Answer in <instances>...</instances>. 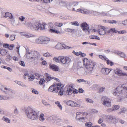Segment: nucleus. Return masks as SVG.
<instances>
[{"label": "nucleus", "instance_id": "nucleus-14", "mask_svg": "<svg viewBox=\"0 0 127 127\" xmlns=\"http://www.w3.org/2000/svg\"><path fill=\"white\" fill-rule=\"evenodd\" d=\"M71 59L68 57L61 56V63L64 64H67L71 61Z\"/></svg>", "mask_w": 127, "mask_h": 127}, {"label": "nucleus", "instance_id": "nucleus-26", "mask_svg": "<svg viewBox=\"0 0 127 127\" xmlns=\"http://www.w3.org/2000/svg\"><path fill=\"white\" fill-rule=\"evenodd\" d=\"M50 69L55 71H58L59 70L58 67L54 64L50 65Z\"/></svg>", "mask_w": 127, "mask_h": 127}, {"label": "nucleus", "instance_id": "nucleus-40", "mask_svg": "<svg viewBox=\"0 0 127 127\" xmlns=\"http://www.w3.org/2000/svg\"><path fill=\"white\" fill-rule=\"evenodd\" d=\"M73 53L75 55L77 56H78L79 55H80L81 57H83L84 56H82V52H80L79 53L75 52L74 51H73Z\"/></svg>", "mask_w": 127, "mask_h": 127}, {"label": "nucleus", "instance_id": "nucleus-13", "mask_svg": "<svg viewBox=\"0 0 127 127\" xmlns=\"http://www.w3.org/2000/svg\"><path fill=\"white\" fill-rule=\"evenodd\" d=\"M122 87H121L120 86L118 87L114 90L113 94L114 95L118 96H119L121 93H122Z\"/></svg>", "mask_w": 127, "mask_h": 127}, {"label": "nucleus", "instance_id": "nucleus-7", "mask_svg": "<svg viewBox=\"0 0 127 127\" xmlns=\"http://www.w3.org/2000/svg\"><path fill=\"white\" fill-rule=\"evenodd\" d=\"M88 1L83 0L78 2H75L73 4V11L80 12L81 9L79 8V6H84L87 4Z\"/></svg>", "mask_w": 127, "mask_h": 127}, {"label": "nucleus", "instance_id": "nucleus-32", "mask_svg": "<svg viewBox=\"0 0 127 127\" xmlns=\"http://www.w3.org/2000/svg\"><path fill=\"white\" fill-rule=\"evenodd\" d=\"M60 2L59 0H55L53 4L54 6L57 7H59Z\"/></svg>", "mask_w": 127, "mask_h": 127}, {"label": "nucleus", "instance_id": "nucleus-1", "mask_svg": "<svg viewBox=\"0 0 127 127\" xmlns=\"http://www.w3.org/2000/svg\"><path fill=\"white\" fill-rule=\"evenodd\" d=\"M112 7L108 4H103L101 7V9L104 11L105 16L111 17L117 16L120 14L122 9H112Z\"/></svg>", "mask_w": 127, "mask_h": 127}, {"label": "nucleus", "instance_id": "nucleus-31", "mask_svg": "<svg viewBox=\"0 0 127 127\" xmlns=\"http://www.w3.org/2000/svg\"><path fill=\"white\" fill-rule=\"evenodd\" d=\"M28 78L29 81H33L35 79H37V78H35V76L32 74L30 75V76H29Z\"/></svg>", "mask_w": 127, "mask_h": 127}, {"label": "nucleus", "instance_id": "nucleus-53", "mask_svg": "<svg viewBox=\"0 0 127 127\" xmlns=\"http://www.w3.org/2000/svg\"><path fill=\"white\" fill-rule=\"evenodd\" d=\"M71 24L72 25L78 26L79 25V23L77 21H75L74 22H71Z\"/></svg>", "mask_w": 127, "mask_h": 127}, {"label": "nucleus", "instance_id": "nucleus-19", "mask_svg": "<svg viewBox=\"0 0 127 127\" xmlns=\"http://www.w3.org/2000/svg\"><path fill=\"white\" fill-rule=\"evenodd\" d=\"M45 76L46 77L45 79L46 81H47V82L52 79L56 80L58 81V80H59V79L55 78V77H51V75L50 74L47 73H45Z\"/></svg>", "mask_w": 127, "mask_h": 127}, {"label": "nucleus", "instance_id": "nucleus-62", "mask_svg": "<svg viewBox=\"0 0 127 127\" xmlns=\"http://www.w3.org/2000/svg\"><path fill=\"white\" fill-rule=\"evenodd\" d=\"M43 56L46 57H48L51 56V55L49 53L47 52L44 53L43 54Z\"/></svg>", "mask_w": 127, "mask_h": 127}, {"label": "nucleus", "instance_id": "nucleus-24", "mask_svg": "<svg viewBox=\"0 0 127 127\" xmlns=\"http://www.w3.org/2000/svg\"><path fill=\"white\" fill-rule=\"evenodd\" d=\"M50 41L49 38L46 37L42 36V44H45L48 43Z\"/></svg>", "mask_w": 127, "mask_h": 127}, {"label": "nucleus", "instance_id": "nucleus-3", "mask_svg": "<svg viewBox=\"0 0 127 127\" xmlns=\"http://www.w3.org/2000/svg\"><path fill=\"white\" fill-rule=\"evenodd\" d=\"M84 64L85 66V71L87 74H91L94 72L93 69L96 63L86 59L83 60Z\"/></svg>", "mask_w": 127, "mask_h": 127}, {"label": "nucleus", "instance_id": "nucleus-11", "mask_svg": "<svg viewBox=\"0 0 127 127\" xmlns=\"http://www.w3.org/2000/svg\"><path fill=\"white\" fill-rule=\"evenodd\" d=\"M49 25L51 28L49 31L51 33H55L56 34H59L60 33V32L59 29L55 28V26L53 25L52 23H49Z\"/></svg>", "mask_w": 127, "mask_h": 127}, {"label": "nucleus", "instance_id": "nucleus-2", "mask_svg": "<svg viewBox=\"0 0 127 127\" xmlns=\"http://www.w3.org/2000/svg\"><path fill=\"white\" fill-rule=\"evenodd\" d=\"M26 52L25 56L27 59L33 60V62L38 63L40 58V55L39 53L36 51L32 50H30L28 47L25 48Z\"/></svg>", "mask_w": 127, "mask_h": 127}, {"label": "nucleus", "instance_id": "nucleus-54", "mask_svg": "<svg viewBox=\"0 0 127 127\" xmlns=\"http://www.w3.org/2000/svg\"><path fill=\"white\" fill-rule=\"evenodd\" d=\"M9 97H5L4 96H2L0 95V100H6L7 98Z\"/></svg>", "mask_w": 127, "mask_h": 127}, {"label": "nucleus", "instance_id": "nucleus-12", "mask_svg": "<svg viewBox=\"0 0 127 127\" xmlns=\"http://www.w3.org/2000/svg\"><path fill=\"white\" fill-rule=\"evenodd\" d=\"M88 25L86 23H82L80 25L83 31L85 32L86 34H88L90 33L89 27H88Z\"/></svg>", "mask_w": 127, "mask_h": 127}, {"label": "nucleus", "instance_id": "nucleus-48", "mask_svg": "<svg viewBox=\"0 0 127 127\" xmlns=\"http://www.w3.org/2000/svg\"><path fill=\"white\" fill-rule=\"evenodd\" d=\"M126 111V109L125 108H124L122 109L121 110V111L119 112H118V113L119 114H121L122 113H125Z\"/></svg>", "mask_w": 127, "mask_h": 127}, {"label": "nucleus", "instance_id": "nucleus-55", "mask_svg": "<svg viewBox=\"0 0 127 127\" xmlns=\"http://www.w3.org/2000/svg\"><path fill=\"white\" fill-rule=\"evenodd\" d=\"M105 88L104 87H100L99 89L98 92L99 93L102 92L104 90Z\"/></svg>", "mask_w": 127, "mask_h": 127}, {"label": "nucleus", "instance_id": "nucleus-45", "mask_svg": "<svg viewBox=\"0 0 127 127\" xmlns=\"http://www.w3.org/2000/svg\"><path fill=\"white\" fill-rule=\"evenodd\" d=\"M92 125V123L91 122H87L85 124L86 127H91Z\"/></svg>", "mask_w": 127, "mask_h": 127}, {"label": "nucleus", "instance_id": "nucleus-29", "mask_svg": "<svg viewBox=\"0 0 127 127\" xmlns=\"http://www.w3.org/2000/svg\"><path fill=\"white\" fill-rule=\"evenodd\" d=\"M22 34L23 36H25L27 38L33 37L35 36L34 35L29 33H27V34L23 33Z\"/></svg>", "mask_w": 127, "mask_h": 127}, {"label": "nucleus", "instance_id": "nucleus-39", "mask_svg": "<svg viewBox=\"0 0 127 127\" xmlns=\"http://www.w3.org/2000/svg\"><path fill=\"white\" fill-rule=\"evenodd\" d=\"M67 7L68 10L73 11V5H72L71 3H70L67 6Z\"/></svg>", "mask_w": 127, "mask_h": 127}, {"label": "nucleus", "instance_id": "nucleus-5", "mask_svg": "<svg viewBox=\"0 0 127 127\" xmlns=\"http://www.w3.org/2000/svg\"><path fill=\"white\" fill-rule=\"evenodd\" d=\"M25 110L28 117L32 120L37 119L39 115L38 112H36L32 108L30 107H26Z\"/></svg>", "mask_w": 127, "mask_h": 127}, {"label": "nucleus", "instance_id": "nucleus-46", "mask_svg": "<svg viewBox=\"0 0 127 127\" xmlns=\"http://www.w3.org/2000/svg\"><path fill=\"white\" fill-rule=\"evenodd\" d=\"M30 76V75L28 72H25L23 76V78L24 79H26V76L28 77V78Z\"/></svg>", "mask_w": 127, "mask_h": 127}, {"label": "nucleus", "instance_id": "nucleus-15", "mask_svg": "<svg viewBox=\"0 0 127 127\" xmlns=\"http://www.w3.org/2000/svg\"><path fill=\"white\" fill-rule=\"evenodd\" d=\"M107 121L109 124L115 123L117 122L115 117L109 115L108 116Z\"/></svg>", "mask_w": 127, "mask_h": 127}, {"label": "nucleus", "instance_id": "nucleus-58", "mask_svg": "<svg viewBox=\"0 0 127 127\" xmlns=\"http://www.w3.org/2000/svg\"><path fill=\"white\" fill-rule=\"evenodd\" d=\"M15 38V36L13 35H12L10 36L9 38L10 40L13 41L14 40Z\"/></svg>", "mask_w": 127, "mask_h": 127}, {"label": "nucleus", "instance_id": "nucleus-25", "mask_svg": "<svg viewBox=\"0 0 127 127\" xmlns=\"http://www.w3.org/2000/svg\"><path fill=\"white\" fill-rule=\"evenodd\" d=\"M80 12L83 14L87 15L90 14L91 13V11L85 9H81Z\"/></svg>", "mask_w": 127, "mask_h": 127}, {"label": "nucleus", "instance_id": "nucleus-28", "mask_svg": "<svg viewBox=\"0 0 127 127\" xmlns=\"http://www.w3.org/2000/svg\"><path fill=\"white\" fill-rule=\"evenodd\" d=\"M35 42L38 44H42V36L39 37L36 39Z\"/></svg>", "mask_w": 127, "mask_h": 127}, {"label": "nucleus", "instance_id": "nucleus-37", "mask_svg": "<svg viewBox=\"0 0 127 127\" xmlns=\"http://www.w3.org/2000/svg\"><path fill=\"white\" fill-rule=\"evenodd\" d=\"M54 25L55 26L59 27H61L63 25V24L62 23L56 22Z\"/></svg>", "mask_w": 127, "mask_h": 127}, {"label": "nucleus", "instance_id": "nucleus-36", "mask_svg": "<svg viewBox=\"0 0 127 127\" xmlns=\"http://www.w3.org/2000/svg\"><path fill=\"white\" fill-rule=\"evenodd\" d=\"M117 54L121 57L124 58L125 57V54L120 51H118L117 53Z\"/></svg>", "mask_w": 127, "mask_h": 127}, {"label": "nucleus", "instance_id": "nucleus-4", "mask_svg": "<svg viewBox=\"0 0 127 127\" xmlns=\"http://www.w3.org/2000/svg\"><path fill=\"white\" fill-rule=\"evenodd\" d=\"M64 86L60 83L54 84L51 86L49 88L48 90L54 93L58 92V95L62 96L63 95L64 92Z\"/></svg>", "mask_w": 127, "mask_h": 127}, {"label": "nucleus", "instance_id": "nucleus-44", "mask_svg": "<svg viewBox=\"0 0 127 127\" xmlns=\"http://www.w3.org/2000/svg\"><path fill=\"white\" fill-rule=\"evenodd\" d=\"M55 104H56L57 106L60 108L61 110L62 109V106L60 104V102L59 101H57L55 102Z\"/></svg>", "mask_w": 127, "mask_h": 127}, {"label": "nucleus", "instance_id": "nucleus-20", "mask_svg": "<svg viewBox=\"0 0 127 127\" xmlns=\"http://www.w3.org/2000/svg\"><path fill=\"white\" fill-rule=\"evenodd\" d=\"M66 104L68 105L71 106H77L79 107L80 105L77 103L75 102L70 100H67L66 102Z\"/></svg>", "mask_w": 127, "mask_h": 127}, {"label": "nucleus", "instance_id": "nucleus-51", "mask_svg": "<svg viewBox=\"0 0 127 127\" xmlns=\"http://www.w3.org/2000/svg\"><path fill=\"white\" fill-rule=\"evenodd\" d=\"M110 29L108 28H105L104 27V31L105 32V33H109Z\"/></svg>", "mask_w": 127, "mask_h": 127}, {"label": "nucleus", "instance_id": "nucleus-41", "mask_svg": "<svg viewBox=\"0 0 127 127\" xmlns=\"http://www.w3.org/2000/svg\"><path fill=\"white\" fill-rule=\"evenodd\" d=\"M108 116L109 115H108L102 114L101 115V117L104 120V119H106V121H107Z\"/></svg>", "mask_w": 127, "mask_h": 127}, {"label": "nucleus", "instance_id": "nucleus-38", "mask_svg": "<svg viewBox=\"0 0 127 127\" xmlns=\"http://www.w3.org/2000/svg\"><path fill=\"white\" fill-rule=\"evenodd\" d=\"M14 82L18 85L22 87H26V86L21 82L18 81H15Z\"/></svg>", "mask_w": 127, "mask_h": 127}, {"label": "nucleus", "instance_id": "nucleus-21", "mask_svg": "<svg viewBox=\"0 0 127 127\" xmlns=\"http://www.w3.org/2000/svg\"><path fill=\"white\" fill-rule=\"evenodd\" d=\"M93 31L94 32H98L99 34L101 35H103L105 34V32L104 29V27H102L98 30H97L95 29H93Z\"/></svg>", "mask_w": 127, "mask_h": 127}, {"label": "nucleus", "instance_id": "nucleus-16", "mask_svg": "<svg viewBox=\"0 0 127 127\" xmlns=\"http://www.w3.org/2000/svg\"><path fill=\"white\" fill-rule=\"evenodd\" d=\"M82 114L80 112H77L76 113V119L79 122H84L85 121V118L84 117H81Z\"/></svg>", "mask_w": 127, "mask_h": 127}, {"label": "nucleus", "instance_id": "nucleus-61", "mask_svg": "<svg viewBox=\"0 0 127 127\" xmlns=\"http://www.w3.org/2000/svg\"><path fill=\"white\" fill-rule=\"evenodd\" d=\"M120 108V106L117 105H115L113 107V109L114 110L118 109Z\"/></svg>", "mask_w": 127, "mask_h": 127}, {"label": "nucleus", "instance_id": "nucleus-59", "mask_svg": "<svg viewBox=\"0 0 127 127\" xmlns=\"http://www.w3.org/2000/svg\"><path fill=\"white\" fill-rule=\"evenodd\" d=\"M45 80L43 78L41 79L39 81V83L40 85H43L44 84Z\"/></svg>", "mask_w": 127, "mask_h": 127}, {"label": "nucleus", "instance_id": "nucleus-33", "mask_svg": "<svg viewBox=\"0 0 127 127\" xmlns=\"http://www.w3.org/2000/svg\"><path fill=\"white\" fill-rule=\"evenodd\" d=\"M61 56H59L57 58L54 57L53 60L55 61L56 62L59 63L60 62H61Z\"/></svg>", "mask_w": 127, "mask_h": 127}, {"label": "nucleus", "instance_id": "nucleus-30", "mask_svg": "<svg viewBox=\"0 0 127 127\" xmlns=\"http://www.w3.org/2000/svg\"><path fill=\"white\" fill-rule=\"evenodd\" d=\"M2 120L5 121V122L7 123L10 124L11 122L10 119L5 116H4L2 118Z\"/></svg>", "mask_w": 127, "mask_h": 127}, {"label": "nucleus", "instance_id": "nucleus-50", "mask_svg": "<svg viewBox=\"0 0 127 127\" xmlns=\"http://www.w3.org/2000/svg\"><path fill=\"white\" fill-rule=\"evenodd\" d=\"M14 18L13 19H11V20H10L11 22V23L14 26L16 25L17 23L15 21V20H14Z\"/></svg>", "mask_w": 127, "mask_h": 127}, {"label": "nucleus", "instance_id": "nucleus-34", "mask_svg": "<svg viewBox=\"0 0 127 127\" xmlns=\"http://www.w3.org/2000/svg\"><path fill=\"white\" fill-rule=\"evenodd\" d=\"M66 6V3L64 1H60L59 6L62 7H64Z\"/></svg>", "mask_w": 127, "mask_h": 127}, {"label": "nucleus", "instance_id": "nucleus-63", "mask_svg": "<svg viewBox=\"0 0 127 127\" xmlns=\"http://www.w3.org/2000/svg\"><path fill=\"white\" fill-rule=\"evenodd\" d=\"M99 57L102 60H106L107 59V58H106L105 57L101 55H100L99 56Z\"/></svg>", "mask_w": 127, "mask_h": 127}, {"label": "nucleus", "instance_id": "nucleus-17", "mask_svg": "<svg viewBox=\"0 0 127 127\" xmlns=\"http://www.w3.org/2000/svg\"><path fill=\"white\" fill-rule=\"evenodd\" d=\"M99 6H100V9L102 11L100 12L95 11H93V14L95 16H105L104 11L102 10L101 9V7L102 5L99 4Z\"/></svg>", "mask_w": 127, "mask_h": 127}, {"label": "nucleus", "instance_id": "nucleus-9", "mask_svg": "<svg viewBox=\"0 0 127 127\" xmlns=\"http://www.w3.org/2000/svg\"><path fill=\"white\" fill-rule=\"evenodd\" d=\"M84 91V90L82 88H79L78 92L80 93H83ZM78 91L76 89H74L72 86H69L66 91V94L67 95H71L72 93L77 94L78 93Z\"/></svg>", "mask_w": 127, "mask_h": 127}, {"label": "nucleus", "instance_id": "nucleus-43", "mask_svg": "<svg viewBox=\"0 0 127 127\" xmlns=\"http://www.w3.org/2000/svg\"><path fill=\"white\" fill-rule=\"evenodd\" d=\"M90 38L92 39H95L98 40H99L100 39L99 38L98 36H90Z\"/></svg>", "mask_w": 127, "mask_h": 127}, {"label": "nucleus", "instance_id": "nucleus-27", "mask_svg": "<svg viewBox=\"0 0 127 127\" xmlns=\"http://www.w3.org/2000/svg\"><path fill=\"white\" fill-rule=\"evenodd\" d=\"M4 17L6 18H7V17H8L10 19H13L14 18V17L11 14L9 13V12L5 13V15L4 16Z\"/></svg>", "mask_w": 127, "mask_h": 127}, {"label": "nucleus", "instance_id": "nucleus-47", "mask_svg": "<svg viewBox=\"0 0 127 127\" xmlns=\"http://www.w3.org/2000/svg\"><path fill=\"white\" fill-rule=\"evenodd\" d=\"M118 33L119 34H124L126 33L127 32L125 30H121L120 31H119L117 30L116 33Z\"/></svg>", "mask_w": 127, "mask_h": 127}, {"label": "nucleus", "instance_id": "nucleus-22", "mask_svg": "<svg viewBox=\"0 0 127 127\" xmlns=\"http://www.w3.org/2000/svg\"><path fill=\"white\" fill-rule=\"evenodd\" d=\"M114 73L116 74L119 75H126L127 76V74L123 73L122 72V71L118 68H116L114 69Z\"/></svg>", "mask_w": 127, "mask_h": 127}, {"label": "nucleus", "instance_id": "nucleus-52", "mask_svg": "<svg viewBox=\"0 0 127 127\" xmlns=\"http://www.w3.org/2000/svg\"><path fill=\"white\" fill-rule=\"evenodd\" d=\"M109 23L110 24H116L117 23V21L115 20H110L109 21Z\"/></svg>", "mask_w": 127, "mask_h": 127}, {"label": "nucleus", "instance_id": "nucleus-35", "mask_svg": "<svg viewBox=\"0 0 127 127\" xmlns=\"http://www.w3.org/2000/svg\"><path fill=\"white\" fill-rule=\"evenodd\" d=\"M7 52L8 51L6 50L1 49L0 54L3 55H5L7 53Z\"/></svg>", "mask_w": 127, "mask_h": 127}, {"label": "nucleus", "instance_id": "nucleus-49", "mask_svg": "<svg viewBox=\"0 0 127 127\" xmlns=\"http://www.w3.org/2000/svg\"><path fill=\"white\" fill-rule=\"evenodd\" d=\"M109 33L111 32L116 33L117 30H115V29L111 28L110 29Z\"/></svg>", "mask_w": 127, "mask_h": 127}, {"label": "nucleus", "instance_id": "nucleus-10", "mask_svg": "<svg viewBox=\"0 0 127 127\" xmlns=\"http://www.w3.org/2000/svg\"><path fill=\"white\" fill-rule=\"evenodd\" d=\"M102 104L105 107H109L111 105V100L107 97L103 96L102 98Z\"/></svg>", "mask_w": 127, "mask_h": 127}, {"label": "nucleus", "instance_id": "nucleus-23", "mask_svg": "<svg viewBox=\"0 0 127 127\" xmlns=\"http://www.w3.org/2000/svg\"><path fill=\"white\" fill-rule=\"evenodd\" d=\"M111 70V69L103 68L102 69L101 72L104 74L106 75L108 74Z\"/></svg>", "mask_w": 127, "mask_h": 127}, {"label": "nucleus", "instance_id": "nucleus-18", "mask_svg": "<svg viewBox=\"0 0 127 127\" xmlns=\"http://www.w3.org/2000/svg\"><path fill=\"white\" fill-rule=\"evenodd\" d=\"M55 48L58 49H62L63 48L68 49L69 47L64 44H62L61 43H58L55 46Z\"/></svg>", "mask_w": 127, "mask_h": 127}, {"label": "nucleus", "instance_id": "nucleus-60", "mask_svg": "<svg viewBox=\"0 0 127 127\" xmlns=\"http://www.w3.org/2000/svg\"><path fill=\"white\" fill-rule=\"evenodd\" d=\"M86 101L87 102L90 103H93L94 101L92 99L89 98H87Z\"/></svg>", "mask_w": 127, "mask_h": 127}, {"label": "nucleus", "instance_id": "nucleus-57", "mask_svg": "<svg viewBox=\"0 0 127 127\" xmlns=\"http://www.w3.org/2000/svg\"><path fill=\"white\" fill-rule=\"evenodd\" d=\"M14 46V44L10 45L9 46H8V48L10 50H12Z\"/></svg>", "mask_w": 127, "mask_h": 127}, {"label": "nucleus", "instance_id": "nucleus-6", "mask_svg": "<svg viewBox=\"0 0 127 127\" xmlns=\"http://www.w3.org/2000/svg\"><path fill=\"white\" fill-rule=\"evenodd\" d=\"M47 26V25L45 23L42 24L39 22H36L32 24H30L29 27L31 30L32 31H39L40 30H45Z\"/></svg>", "mask_w": 127, "mask_h": 127}, {"label": "nucleus", "instance_id": "nucleus-56", "mask_svg": "<svg viewBox=\"0 0 127 127\" xmlns=\"http://www.w3.org/2000/svg\"><path fill=\"white\" fill-rule=\"evenodd\" d=\"M35 78H37V79H36L37 80H39L40 76L41 75L38 73H35Z\"/></svg>", "mask_w": 127, "mask_h": 127}, {"label": "nucleus", "instance_id": "nucleus-64", "mask_svg": "<svg viewBox=\"0 0 127 127\" xmlns=\"http://www.w3.org/2000/svg\"><path fill=\"white\" fill-rule=\"evenodd\" d=\"M19 19L21 22H23L25 19V18L23 16H21L19 17Z\"/></svg>", "mask_w": 127, "mask_h": 127}, {"label": "nucleus", "instance_id": "nucleus-42", "mask_svg": "<svg viewBox=\"0 0 127 127\" xmlns=\"http://www.w3.org/2000/svg\"><path fill=\"white\" fill-rule=\"evenodd\" d=\"M31 89L32 92V93L36 95H37L38 94V92L36 89L33 88H31Z\"/></svg>", "mask_w": 127, "mask_h": 127}, {"label": "nucleus", "instance_id": "nucleus-8", "mask_svg": "<svg viewBox=\"0 0 127 127\" xmlns=\"http://www.w3.org/2000/svg\"><path fill=\"white\" fill-rule=\"evenodd\" d=\"M0 90L3 91L5 93L6 95H4L5 97H9L7 98V99L11 98L14 94V91L8 87H5L0 85Z\"/></svg>", "mask_w": 127, "mask_h": 127}]
</instances>
